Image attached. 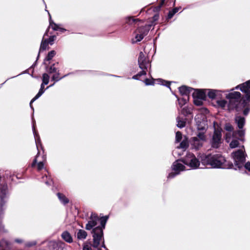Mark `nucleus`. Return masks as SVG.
I'll return each instance as SVG.
<instances>
[{"label":"nucleus","instance_id":"nucleus-1","mask_svg":"<svg viewBox=\"0 0 250 250\" xmlns=\"http://www.w3.org/2000/svg\"><path fill=\"white\" fill-rule=\"evenodd\" d=\"M93 243L91 246L87 243L84 244L83 250H101L102 247L105 248L103 239V232L102 227H97L93 230Z\"/></svg>","mask_w":250,"mask_h":250},{"label":"nucleus","instance_id":"nucleus-2","mask_svg":"<svg viewBox=\"0 0 250 250\" xmlns=\"http://www.w3.org/2000/svg\"><path fill=\"white\" fill-rule=\"evenodd\" d=\"M202 161L204 165L210 166L212 167L226 168L227 167L225 158L219 155L205 156L202 158Z\"/></svg>","mask_w":250,"mask_h":250},{"label":"nucleus","instance_id":"nucleus-3","mask_svg":"<svg viewBox=\"0 0 250 250\" xmlns=\"http://www.w3.org/2000/svg\"><path fill=\"white\" fill-rule=\"evenodd\" d=\"M138 62L139 67L142 70V71L137 75L133 77V78L134 79H137L138 76L146 75V70L147 68L150 66L149 63V60L148 59V58H146V54H145L142 52H141L139 54Z\"/></svg>","mask_w":250,"mask_h":250},{"label":"nucleus","instance_id":"nucleus-4","mask_svg":"<svg viewBox=\"0 0 250 250\" xmlns=\"http://www.w3.org/2000/svg\"><path fill=\"white\" fill-rule=\"evenodd\" d=\"M107 219V217H103L100 219L99 218L98 216L95 214L92 213L89 220L88 221L87 224L86 225V229L87 230L91 229L93 227H95L97 224V221L99 220L100 221L101 226H99V227H102V229L104 228L105 224Z\"/></svg>","mask_w":250,"mask_h":250},{"label":"nucleus","instance_id":"nucleus-5","mask_svg":"<svg viewBox=\"0 0 250 250\" xmlns=\"http://www.w3.org/2000/svg\"><path fill=\"white\" fill-rule=\"evenodd\" d=\"M238 87L245 94V97L243 99V104H244V106H245L250 102V80L239 85L235 88H237Z\"/></svg>","mask_w":250,"mask_h":250},{"label":"nucleus","instance_id":"nucleus-6","mask_svg":"<svg viewBox=\"0 0 250 250\" xmlns=\"http://www.w3.org/2000/svg\"><path fill=\"white\" fill-rule=\"evenodd\" d=\"M232 157L236 165L238 168L242 166L243 163L245 161L244 148L240 149L231 154Z\"/></svg>","mask_w":250,"mask_h":250},{"label":"nucleus","instance_id":"nucleus-7","mask_svg":"<svg viewBox=\"0 0 250 250\" xmlns=\"http://www.w3.org/2000/svg\"><path fill=\"white\" fill-rule=\"evenodd\" d=\"M227 98L229 99V108L232 109L236 107L241 98V93L239 92H233L229 93Z\"/></svg>","mask_w":250,"mask_h":250},{"label":"nucleus","instance_id":"nucleus-8","mask_svg":"<svg viewBox=\"0 0 250 250\" xmlns=\"http://www.w3.org/2000/svg\"><path fill=\"white\" fill-rule=\"evenodd\" d=\"M184 163L193 168H197L200 164L199 161L196 159L195 156L191 153H188L186 155Z\"/></svg>","mask_w":250,"mask_h":250},{"label":"nucleus","instance_id":"nucleus-9","mask_svg":"<svg viewBox=\"0 0 250 250\" xmlns=\"http://www.w3.org/2000/svg\"><path fill=\"white\" fill-rule=\"evenodd\" d=\"M149 30V26L148 25L137 29L135 31V39L136 40L135 42L141 41L144 36L147 35Z\"/></svg>","mask_w":250,"mask_h":250},{"label":"nucleus","instance_id":"nucleus-10","mask_svg":"<svg viewBox=\"0 0 250 250\" xmlns=\"http://www.w3.org/2000/svg\"><path fill=\"white\" fill-rule=\"evenodd\" d=\"M195 120L196 121L197 128L199 130L203 131L206 129L207 124L204 115L201 114L197 115L195 117Z\"/></svg>","mask_w":250,"mask_h":250},{"label":"nucleus","instance_id":"nucleus-11","mask_svg":"<svg viewBox=\"0 0 250 250\" xmlns=\"http://www.w3.org/2000/svg\"><path fill=\"white\" fill-rule=\"evenodd\" d=\"M221 132L219 129H215L212 140V145L214 147L217 148L221 143Z\"/></svg>","mask_w":250,"mask_h":250},{"label":"nucleus","instance_id":"nucleus-12","mask_svg":"<svg viewBox=\"0 0 250 250\" xmlns=\"http://www.w3.org/2000/svg\"><path fill=\"white\" fill-rule=\"evenodd\" d=\"M184 168V166L182 164L179 163L178 161L174 162L173 164L172 168L173 170H174L176 172L170 173L168 176V178H172L174 177V176L178 174L180 171L183 170Z\"/></svg>","mask_w":250,"mask_h":250},{"label":"nucleus","instance_id":"nucleus-13","mask_svg":"<svg viewBox=\"0 0 250 250\" xmlns=\"http://www.w3.org/2000/svg\"><path fill=\"white\" fill-rule=\"evenodd\" d=\"M206 92L205 90L197 89L195 90L193 93V97L202 100H205L206 98Z\"/></svg>","mask_w":250,"mask_h":250},{"label":"nucleus","instance_id":"nucleus-14","mask_svg":"<svg viewBox=\"0 0 250 250\" xmlns=\"http://www.w3.org/2000/svg\"><path fill=\"white\" fill-rule=\"evenodd\" d=\"M203 142L200 140L197 137H194L192 139L191 145L195 149H199L202 146Z\"/></svg>","mask_w":250,"mask_h":250},{"label":"nucleus","instance_id":"nucleus-15","mask_svg":"<svg viewBox=\"0 0 250 250\" xmlns=\"http://www.w3.org/2000/svg\"><path fill=\"white\" fill-rule=\"evenodd\" d=\"M62 238L67 242V243H72L73 242V239L70 234L67 231H64L62 234Z\"/></svg>","mask_w":250,"mask_h":250},{"label":"nucleus","instance_id":"nucleus-16","mask_svg":"<svg viewBox=\"0 0 250 250\" xmlns=\"http://www.w3.org/2000/svg\"><path fill=\"white\" fill-rule=\"evenodd\" d=\"M235 122L237 124L238 127L240 129H241L243 128L245 124V118L240 116L236 117L235 118Z\"/></svg>","mask_w":250,"mask_h":250},{"label":"nucleus","instance_id":"nucleus-17","mask_svg":"<svg viewBox=\"0 0 250 250\" xmlns=\"http://www.w3.org/2000/svg\"><path fill=\"white\" fill-rule=\"evenodd\" d=\"M236 132L233 131H228L225 135L226 141L229 143L230 141L231 137H235Z\"/></svg>","mask_w":250,"mask_h":250},{"label":"nucleus","instance_id":"nucleus-18","mask_svg":"<svg viewBox=\"0 0 250 250\" xmlns=\"http://www.w3.org/2000/svg\"><path fill=\"white\" fill-rule=\"evenodd\" d=\"M44 83H42L41 84V89L39 90L38 93L36 95V96L31 100L30 102V106H31L32 103L35 101L36 100H37L38 98H39L44 92L43 88L44 87Z\"/></svg>","mask_w":250,"mask_h":250},{"label":"nucleus","instance_id":"nucleus-19","mask_svg":"<svg viewBox=\"0 0 250 250\" xmlns=\"http://www.w3.org/2000/svg\"><path fill=\"white\" fill-rule=\"evenodd\" d=\"M87 236L86 232L83 229H80L77 233V238L79 239H84Z\"/></svg>","mask_w":250,"mask_h":250},{"label":"nucleus","instance_id":"nucleus-20","mask_svg":"<svg viewBox=\"0 0 250 250\" xmlns=\"http://www.w3.org/2000/svg\"><path fill=\"white\" fill-rule=\"evenodd\" d=\"M205 91L207 92L208 96L211 99L214 98L216 96L217 91L215 90L205 89Z\"/></svg>","mask_w":250,"mask_h":250},{"label":"nucleus","instance_id":"nucleus-21","mask_svg":"<svg viewBox=\"0 0 250 250\" xmlns=\"http://www.w3.org/2000/svg\"><path fill=\"white\" fill-rule=\"evenodd\" d=\"M179 91L182 95H187L189 93L190 89L186 86H182L179 87Z\"/></svg>","mask_w":250,"mask_h":250},{"label":"nucleus","instance_id":"nucleus-22","mask_svg":"<svg viewBox=\"0 0 250 250\" xmlns=\"http://www.w3.org/2000/svg\"><path fill=\"white\" fill-rule=\"evenodd\" d=\"M48 43L47 42V40L43 39L42 40V42H41L40 49V52L42 50H44L46 49Z\"/></svg>","mask_w":250,"mask_h":250},{"label":"nucleus","instance_id":"nucleus-23","mask_svg":"<svg viewBox=\"0 0 250 250\" xmlns=\"http://www.w3.org/2000/svg\"><path fill=\"white\" fill-rule=\"evenodd\" d=\"M188 142L187 139H184L182 141L180 145V146L177 147V148H182L185 149L188 146Z\"/></svg>","mask_w":250,"mask_h":250},{"label":"nucleus","instance_id":"nucleus-24","mask_svg":"<svg viewBox=\"0 0 250 250\" xmlns=\"http://www.w3.org/2000/svg\"><path fill=\"white\" fill-rule=\"evenodd\" d=\"M49 76L46 73L42 75V83L44 84H47L49 83Z\"/></svg>","mask_w":250,"mask_h":250},{"label":"nucleus","instance_id":"nucleus-25","mask_svg":"<svg viewBox=\"0 0 250 250\" xmlns=\"http://www.w3.org/2000/svg\"><path fill=\"white\" fill-rule=\"evenodd\" d=\"M177 125L179 127H183L185 125V122L183 120H181L180 118L178 117L177 119Z\"/></svg>","mask_w":250,"mask_h":250},{"label":"nucleus","instance_id":"nucleus-26","mask_svg":"<svg viewBox=\"0 0 250 250\" xmlns=\"http://www.w3.org/2000/svg\"><path fill=\"white\" fill-rule=\"evenodd\" d=\"M58 196L60 200L63 203L66 204L68 202V200L66 197L62 194L61 193H58Z\"/></svg>","mask_w":250,"mask_h":250},{"label":"nucleus","instance_id":"nucleus-27","mask_svg":"<svg viewBox=\"0 0 250 250\" xmlns=\"http://www.w3.org/2000/svg\"><path fill=\"white\" fill-rule=\"evenodd\" d=\"M49 247L53 250H57L58 248V244L55 241H51L49 243Z\"/></svg>","mask_w":250,"mask_h":250},{"label":"nucleus","instance_id":"nucleus-28","mask_svg":"<svg viewBox=\"0 0 250 250\" xmlns=\"http://www.w3.org/2000/svg\"><path fill=\"white\" fill-rule=\"evenodd\" d=\"M239 145L238 141L237 140H233L229 144V146L231 148H235Z\"/></svg>","mask_w":250,"mask_h":250},{"label":"nucleus","instance_id":"nucleus-29","mask_svg":"<svg viewBox=\"0 0 250 250\" xmlns=\"http://www.w3.org/2000/svg\"><path fill=\"white\" fill-rule=\"evenodd\" d=\"M217 103L218 105L222 108L225 107L227 104V102L224 100L217 101Z\"/></svg>","mask_w":250,"mask_h":250},{"label":"nucleus","instance_id":"nucleus-30","mask_svg":"<svg viewBox=\"0 0 250 250\" xmlns=\"http://www.w3.org/2000/svg\"><path fill=\"white\" fill-rule=\"evenodd\" d=\"M55 54L56 53L55 51H51L49 52L46 59L48 61L50 60L55 56Z\"/></svg>","mask_w":250,"mask_h":250},{"label":"nucleus","instance_id":"nucleus-31","mask_svg":"<svg viewBox=\"0 0 250 250\" xmlns=\"http://www.w3.org/2000/svg\"><path fill=\"white\" fill-rule=\"evenodd\" d=\"M194 99V103L197 105H201L203 104V100L202 99H198L193 98Z\"/></svg>","mask_w":250,"mask_h":250},{"label":"nucleus","instance_id":"nucleus-32","mask_svg":"<svg viewBox=\"0 0 250 250\" xmlns=\"http://www.w3.org/2000/svg\"><path fill=\"white\" fill-rule=\"evenodd\" d=\"M225 130L228 131H233V128L232 125L229 124H226L225 126Z\"/></svg>","mask_w":250,"mask_h":250},{"label":"nucleus","instance_id":"nucleus-33","mask_svg":"<svg viewBox=\"0 0 250 250\" xmlns=\"http://www.w3.org/2000/svg\"><path fill=\"white\" fill-rule=\"evenodd\" d=\"M200 140H201L202 142H204L206 140V137L204 134V132H200L198 134V137H197Z\"/></svg>","mask_w":250,"mask_h":250},{"label":"nucleus","instance_id":"nucleus-34","mask_svg":"<svg viewBox=\"0 0 250 250\" xmlns=\"http://www.w3.org/2000/svg\"><path fill=\"white\" fill-rule=\"evenodd\" d=\"M36 244V242L33 241L31 242H28L25 244V246L26 247H31L35 246Z\"/></svg>","mask_w":250,"mask_h":250},{"label":"nucleus","instance_id":"nucleus-35","mask_svg":"<svg viewBox=\"0 0 250 250\" xmlns=\"http://www.w3.org/2000/svg\"><path fill=\"white\" fill-rule=\"evenodd\" d=\"M181 139L182 134L179 131L177 132L176 134V141L177 142H179L180 141H181Z\"/></svg>","mask_w":250,"mask_h":250},{"label":"nucleus","instance_id":"nucleus-36","mask_svg":"<svg viewBox=\"0 0 250 250\" xmlns=\"http://www.w3.org/2000/svg\"><path fill=\"white\" fill-rule=\"evenodd\" d=\"M50 26L54 30H57L59 29V27L57 24L51 21L50 22Z\"/></svg>","mask_w":250,"mask_h":250},{"label":"nucleus","instance_id":"nucleus-37","mask_svg":"<svg viewBox=\"0 0 250 250\" xmlns=\"http://www.w3.org/2000/svg\"><path fill=\"white\" fill-rule=\"evenodd\" d=\"M56 37L55 36H51L49 38L48 41H47L48 43H50V44H52L53 42L54 41Z\"/></svg>","mask_w":250,"mask_h":250},{"label":"nucleus","instance_id":"nucleus-38","mask_svg":"<svg viewBox=\"0 0 250 250\" xmlns=\"http://www.w3.org/2000/svg\"><path fill=\"white\" fill-rule=\"evenodd\" d=\"M43 166H44V164H43V162H39L37 165V168L39 170H40L43 168Z\"/></svg>","mask_w":250,"mask_h":250},{"label":"nucleus","instance_id":"nucleus-39","mask_svg":"<svg viewBox=\"0 0 250 250\" xmlns=\"http://www.w3.org/2000/svg\"><path fill=\"white\" fill-rule=\"evenodd\" d=\"M56 72V68L54 67V65L53 64L50 66L49 70V72L50 73H54V72Z\"/></svg>","mask_w":250,"mask_h":250},{"label":"nucleus","instance_id":"nucleus-40","mask_svg":"<svg viewBox=\"0 0 250 250\" xmlns=\"http://www.w3.org/2000/svg\"><path fill=\"white\" fill-rule=\"evenodd\" d=\"M60 79L59 77V74L58 73H56V74H54L53 76H52V80L53 81H58Z\"/></svg>","mask_w":250,"mask_h":250},{"label":"nucleus","instance_id":"nucleus-41","mask_svg":"<svg viewBox=\"0 0 250 250\" xmlns=\"http://www.w3.org/2000/svg\"><path fill=\"white\" fill-rule=\"evenodd\" d=\"M240 137H242L245 134V131L244 130H240L237 132Z\"/></svg>","mask_w":250,"mask_h":250},{"label":"nucleus","instance_id":"nucleus-42","mask_svg":"<svg viewBox=\"0 0 250 250\" xmlns=\"http://www.w3.org/2000/svg\"><path fill=\"white\" fill-rule=\"evenodd\" d=\"M127 22L129 23H131L132 22H134L136 21L135 19H133L132 17H128L127 19Z\"/></svg>","mask_w":250,"mask_h":250},{"label":"nucleus","instance_id":"nucleus-43","mask_svg":"<svg viewBox=\"0 0 250 250\" xmlns=\"http://www.w3.org/2000/svg\"><path fill=\"white\" fill-rule=\"evenodd\" d=\"M145 83L146 85H149V84H152L153 83H151V81L149 79H146L145 80Z\"/></svg>","mask_w":250,"mask_h":250},{"label":"nucleus","instance_id":"nucleus-44","mask_svg":"<svg viewBox=\"0 0 250 250\" xmlns=\"http://www.w3.org/2000/svg\"><path fill=\"white\" fill-rule=\"evenodd\" d=\"M246 169L250 171V162H248L245 166Z\"/></svg>","mask_w":250,"mask_h":250},{"label":"nucleus","instance_id":"nucleus-45","mask_svg":"<svg viewBox=\"0 0 250 250\" xmlns=\"http://www.w3.org/2000/svg\"><path fill=\"white\" fill-rule=\"evenodd\" d=\"M249 110H250V109L248 107L246 108L243 112L244 114L245 115H247L248 114V113H249Z\"/></svg>","mask_w":250,"mask_h":250},{"label":"nucleus","instance_id":"nucleus-46","mask_svg":"<svg viewBox=\"0 0 250 250\" xmlns=\"http://www.w3.org/2000/svg\"><path fill=\"white\" fill-rule=\"evenodd\" d=\"M15 241L18 243H22L23 242V241L21 239H16Z\"/></svg>","mask_w":250,"mask_h":250},{"label":"nucleus","instance_id":"nucleus-47","mask_svg":"<svg viewBox=\"0 0 250 250\" xmlns=\"http://www.w3.org/2000/svg\"><path fill=\"white\" fill-rule=\"evenodd\" d=\"M177 12H178V9H177V8L174 9L172 11V15H173L174 14H175Z\"/></svg>","mask_w":250,"mask_h":250},{"label":"nucleus","instance_id":"nucleus-48","mask_svg":"<svg viewBox=\"0 0 250 250\" xmlns=\"http://www.w3.org/2000/svg\"><path fill=\"white\" fill-rule=\"evenodd\" d=\"M37 156H36V158L34 159V160L32 164V167L34 166V165H35V164L37 162Z\"/></svg>","mask_w":250,"mask_h":250},{"label":"nucleus","instance_id":"nucleus-49","mask_svg":"<svg viewBox=\"0 0 250 250\" xmlns=\"http://www.w3.org/2000/svg\"><path fill=\"white\" fill-rule=\"evenodd\" d=\"M186 103V100L182 99L181 101L179 102V104H185Z\"/></svg>","mask_w":250,"mask_h":250},{"label":"nucleus","instance_id":"nucleus-50","mask_svg":"<svg viewBox=\"0 0 250 250\" xmlns=\"http://www.w3.org/2000/svg\"><path fill=\"white\" fill-rule=\"evenodd\" d=\"M172 12H170L169 13V15L168 16L169 17V18H171L173 16V15H172Z\"/></svg>","mask_w":250,"mask_h":250},{"label":"nucleus","instance_id":"nucleus-51","mask_svg":"<svg viewBox=\"0 0 250 250\" xmlns=\"http://www.w3.org/2000/svg\"><path fill=\"white\" fill-rule=\"evenodd\" d=\"M161 5L163 4L165 0H161Z\"/></svg>","mask_w":250,"mask_h":250},{"label":"nucleus","instance_id":"nucleus-52","mask_svg":"<svg viewBox=\"0 0 250 250\" xmlns=\"http://www.w3.org/2000/svg\"><path fill=\"white\" fill-rule=\"evenodd\" d=\"M4 242H5V243H6V245H8V244L7 243V242H6V241H4Z\"/></svg>","mask_w":250,"mask_h":250},{"label":"nucleus","instance_id":"nucleus-53","mask_svg":"<svg viewBox=\"0 0 250 250\" xmlns=\"http://www.w3.org/2000/svg\"><path fill=\"white\" fill-rule=\"evenodd\" d=\"M46 34H47V33H45L44 34V36H45Z\"/></svg>","mask_w":250,"mask_h":250},{"label":"nucleus","instance_id":"nucleus-54","mask_svg":"<svg viewBox=\"0 0 250 250\" xmlns=\"http://www.w3.org/2000/svg\"><path fill=\"white\" fill-rule=\"evenodd\" d=\"M46 34H47V33H45L44 34V36H45Z\"/></svg>","mask_w":250,"mask_h":250},{"label":"nucleus","instance_id":"nucleus-55","mask_svg":"<svg viewBox=\"0 0 250 250\" xmlns=\"http://www.w3.org/2000/svg\"><path fill=\"white\" fill-rule=\"evenodd\" d=\"M46 34H47V33H45L44 34V36H45Z\"/></svg>","mask_w":250,"mask_h":250},{"label":"nucleus","instance_id":"nucleus-56","mask_svg":"<svg viewBox=\"0 0 250 250\" xmlns=\"http://www.w3.org/2000/svg\"><path fill=\"white\" fill-rule=\"evenodd\" d=\"M46 34H47V33H45L44 34V36H45Z\"/></svg>","mask_w":250,"mask_h":250}]
</instances>
